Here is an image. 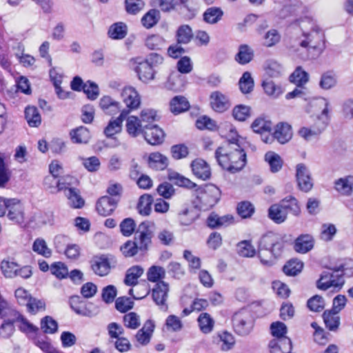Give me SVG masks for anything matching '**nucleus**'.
<instances>
[{"label": "nucleus", "instance_id": "12", "mask_svg": "<svg viewBox=\"0 0 353 353\" xmlns=\"http://www.w3.org/2000/svg\"><path fill=\"white\" fill-rule=\"evenodd\" d=\"M143 137L149 144L155 145L163 143L165 134L157 125L145 124Z\"/></svg>", "mask_w": 353, "mask_h": 353}, {"label": "nucleus", "instance_id": "50", "mask_svg": "<svg viewBox=\"0 0 353 353\" xmlns=\"http://www.w3.org/2000/svg\"><path fill=\"white\" fill-rule=\"evenodd\" d=\"M143 0H125V8L127 13L135 15L145 7Z\"/></svg>", "mask_w": 353, "mask_h": 353}, {"label": "nucleus", "instance_id": "46", "mask_svg": "<svg viewBox=\"0 0 353 353\" xmlns=\"http://www.w3.org/2000/svg\"><path fill=\"white\" fill-rule=\"evenodd\" d=\"M65 195L70 201V205L74 208H81L84 205V200L79 194V191L76 188L68 189Z\"/></svg>", "mask_w": 353, "mask_h": 353}, {"label": "nucleus", "instance_id": "22", "mask_svg": "<svg viewBox=\"0 0 353 353\" xmlns=\"http://www.w3.org/2000/svg\"><path fill=\"white\" fill-rule=\"evenodd\" d=\"M145 124H143L137 117L130 116L127 119L126 130L132 137H137L144 132Z\"/></svg>", "mask_w": 353, "mask_h": 353}, {"label": "nucleus", "instance_id": "61", "mask_svg": "<svg viewBox=\"0 0 353 353\" xmlns=\"http://www.w3.org/2000/svg\"><path fill=\"white\" fill-rule=\"evenodd\" d=\"M220 341L222 342L221 350L227 351L233 347L235 343L234 336L228 332H223L219 334Z\"/></svg>", "mask_w": 353, "mask_h": 353}, {"label": "nucleus", "instance_id": "41", "mask_svg": "<svg viewBox=\"0 0 353 353\" xmlns=\"http://www.w3.org/2000/svg\"><path fill=\"white\" fill-rule=\"evenodd\" d=\"M201 331L204 334L210 333L214 327V321L208 313H201L198 318Z\"/></svg>", "mask_w": 353, "mask_h": 353}, {"label": "nucleus", "instance_id": "45", "mask_svg": "<svg viewBox=\"0 0 353 353\" xmlns=\"http://www.w3.org/2000/svg\"><path fill=\"white\" fill-rule=\"evenodd\" d=\"M337 83L335 73L332 71L324 72L321 77L319 86L324 90H329L334 87Z\"/></svg>", "mask_w": 353, "mask_h": 353}, {"label": "nucleus", "instance_id": "32", "mask_svg": "<svg viewBox=\"0 0 353 353\" xmlns=\"http://www.w3.org/2000/svg\"><path fill=\"white\" fill-rule=\"evenodd\" d=\"M153 198L150 194H144L140 196L137 209L140 214L148 216L152 210Z\"/></svg>", "mask_w": 353, "mask_h": 353}, {"label": "nucleus", "instance_id": "3", "mask_svg": "<svg viewBox=\"0 0 353 353\" xmlns=\"http://www.w3.org/2000/svg\"><path fill=\"white\" fill-rule=\"evenodd\" d=\"M154 223L145 221L141 222L136 230L133 239L134 244L140 255H145L152 245V239L154 236Z\"/></svg>", "mask_w": 353, "mask_h": 353}, {"label": "nucleus", "instance_id": "48", "mask_svg": "<svg viewBox=\"0 0 353 353\" xmlns=\"http://www.w3.org/2000/svg\"><path fill=\"white\" fill-rule=\"evenodd\" d=\"M303 267V263L297 260L289 261L283 268L284 273L289 276H294L299 273Z\"/></svg>", "mask_w": 353, "mask_h": 353}, {"label": "nucleus", "instance_id": "47", "mask_svg": "<svg viewBox=\"0 0 353 353\" xmlns=\"http://www.w3.org/2000/svg\"><path fill=\"white\" fill-rule=\"evenodd\" d=\"M251 127L254 132L263 134L270 132L272 129V123L263 118H257L254 121Z\"/></svg>", "mask_w": 353, "mask_h": 353}, {"label": "nucleus", "instance_id": "25", "mask_svg": "<svg viewBox=\"0 0 353 353\" xmlns=\"http://www.w3.org/2000/svg\"><path fill=\"white\" fill-rule=\"evenodd\" d=\"M154 327L153 322L150 320L147 321L143 327L136 334L137 341L141 345H147L150 341Z\"/></svg>", "mask_w": 353, "mask_h": 353}, {"label": "nucleus", "instance_id": "28", "mask_svg": "<svg viewBox=\"0 0 353 353\" xmlns=\"http://www.w3.org/2000/svg\"><path fill=\"white\" fill-rule=\"evenodd\" d=\"M288 212L279 204L272 205L268 210V216L276 223H281L287 219Z\"/></svg>", "mask_w": 353, "mask_h": 353}, {"label": "nucleus", "instance_id": "44", "mask_svg": "<svg viewBox=\"0 0 353 353\" xmlns=\"http://www.w3.org/2000/svg\"><path fill=\"white\" fill-rule=\"evenodd\" d=\"M265 159L269 163L272 172H277L281 169L283 161L281 157L275 152H267L265 155Z\"/></svg>", "mask_w": 353, "mask_h": 353}, {"label": "nucleus", "instance_id": "39", "mask_svg": "<svg viewBox=\"0 0 353 353\" xmlns=\"http://www.w3.org/2000/svg\"><path fill=\"white\" fill-rule=\"evenodd\" d=\"M32 248L34 252L45 258H50L52 256V250L48 247V245L43 239H36L33 242Z\"/></svg>", "mask_w": 353, "mask_h": 353}, {"label": "nucleus", "instance_id": "2", "mask_svg": "<svg viewBox=\"0 0 353 353\" xmlns=\"http://www.w3.org/2000/svg\"><path fill=\"white\" fill-rule=\"evenodd\" d=\"M123 102L128 110H123L117 119L110 120L107 127L104 129V134L107 137H112L121 132L122 123L130 110L137 109L141 104V99L137 90L132 88H125L122 92Z\"/></svg>", "mask_w": 353, "mask_h": 353}, {"label": "nucleus", "instance_id": "59", "mask_svg": "<svg viewBox=\"0 0 353 353\" xmlns=\"http://www.w3.org/2000/svg\"><path fill=\"white\" fill-rule=\"evenodd\" d=\"M165 39L158 34H152L145 39V46L150 50H159L164 45Z\"/></svg>", "mask_w": 353, "mask_h": 353}, {"label": "nucleus", "instance_id": "6", "mask_svg": "<svg viewBox=\"0 0 353 353\" xmlns=\"http://www.w3.org/2000/svg\"><path fill=\"white\" fill-rule=\"evenodd\" d=\"M221 196L220 190L215 185L207 186L203 192L199 196L200 200V209L203 211L210 210L219 201Z\"/></svg>", "mask_w": 353, "mask_h": 353}, {"label": "nucleus", "instance_id": "56", "mask_svg": "<svg viewBox=\"0 0 353 353\" xmlns=\"http://www.w3.org/2000/svg\"><path fill=\"white\" fill-rule=\"evenodd\" d=\"M192 37L193 32L192 28L188 25H183L178 28V43H188Z\"/></svg>", "mask_w": 353, "mask_h": 353}, {"label": "nucleus", "instance_id": "7", "mask_svg": "<svg viewBox=\"0 0 353 353\" xmlns=\"http://www.w3.org/2000/svg\"><path fill=\"white\" fill-rule=\"evenodd\" d=\"M318 103L320 105H323L324 108L321 114L316 117L311 127L320 135L325 130L329 123L330 117L328 113L330 103L326 99L322 98L319 100Z\"/></svg>", "mask_w": 353, "mask_h": 353}, {"label": "nucleus", "instance_id": "17", "mask_svg": "<svg viewBox=\"0 0 353 353\" xmlns=\"http://www.w3.org/2000/svg\"><path fill=\"white\" fill-rule=\"evenodd\" d=\"M304 34L307 38L308 41H302L300 43L302 47L305 48L309 43H310V46L314 48H321V46H323L325 36L323 32L319 28H314L312 33Z\"/></svg>", "mask_w": 353, "mask_h": 353}, {"label": "nucleus", "instance_id": "63", "mask_svg": "<svg viewBox=\"0 0 353 353\" xmlns=\"http://www.w3.org/2000/svg\"><path fill=\"white\" fill-rule=\"evenodd\" d=\"M14 322L11 319L4 320L0 326V336L1 338L9 339L12 336L15 331Z\"/></svg>", "mask_w": 353, "mask_h": 353}, {"label": "nucleus", "instance_id": "33", "mask_svg": "<svg viewBox=\"0 0 353 353\" xmlns=\"http://www.w3.org/2000/svg\"><path fill=\"white\" fill-rule=\"evenodd\" d=\"M25 117L30 127H38L41 124V115L34 106H28L26 108Z\"/></svg>", "mask_w": 353, "mask_h": 353}, {"label": "nucleus", "instance_id": "24", "mask_svg": "<svg viewBox=\"0 0 353 353\" xmlns=\"http://www.w3.org/2000/svg\"><path fill=\"white\" fill-rule=\"evenodd\" d=\"M233 222V216L231 215H225L219 216L218 214L212 212L207 219L208 226L210 228H217L221 226H227Z\"/></svg>", "mask_w": 353, "mask_h": 353}, {"label": "nucleus", "instance_id": "62", "mask_svg": "<svg viewBox=\"0 0 353 353\" xmlns=\"http://www.w3.org/2000/svg\"><path fill=\"white\" fill-rule=\"evenodd\" d=\"M134 302L130 298L121 296L117 299L115 307L120 312L125 313L133 307Z\"/></svg>", "mask_w": 353, "mask_h": 353}, {"label": "nucleus", "instance_id": "16", "mask_svg": "<svg viewBox=\"0 0 353 353\" xmlns=\"http://www.w3.org/2000/svg\"><path fill=\"white\" fill-rule=\"evenodd\" d=\"M191 168L195 176L203 181L211 176V169L208 163L202 159H196L192 161Z\"/></svg>", "mask_w": 353, "mask_h": 353}, {"label": "nucleus", "instance_id": "40", "mask_svg": "<svg viewBox=\"0 0 353 353\" xmlns=\"http://www.w3.org/2000/svg\"><path fill=\"white\" fill-rule=\"evenodd\" d=\"M198 216L199 214L195 208L190 207L180 213L178 219L181 225H189L192 224Z\"/></svg>", "mask_w": 353, "mask_h": 353}, {"label": "nucleus", "instance_id": "31", "mask_svg": "<svg viewBox=\"0 0 353 353\" xmlns=\"http://www.w3.org/2000/svg\"><path fill=\"white\" fill-rule=\"evenodd\" d=\"M223 15V12L220 8L211 7L208 8L203 14V21L209 24L218 23Z\"/></svg>", "mask_w": 353, "mask_h": 353}, {"label": "nucleus", "instance_id": "27", "mask_svg": "<svg viewBox=\"0 0 353 353\" xmlns=\"http://www.w3.org/2000/svg\"><path fill=\"white\" fill-rule=\"evenodd\" d=\"M70 135L72 141L74 143H87L90 139V132L84 126L73 129Z\"/></svg>", "mask_w": 353, "mask_h": 353}, {"label": "nucleus", "instance_id": "51", "mask_svg": "<svg viewBox=\"0 0 353 353\" xmlns=\"http://www.w3.org/2000/svg\"><path fill=\"white\" fill-rule=\"evenodd\" d=\"M165 272L163 268L157 265L150 267L147 272L148 281L159 283L165 277Z\"/></svg>", "mask_w": 353, "mask_h": 353}, {"label": "nucleus", "instance_id": "5", "mask_svg": "<svg viewBox=\"0 0 353 353\" xmlns=\"http://www.w3.org/2000/svg\"><path fill=\"white\" fill-rule=\"evenodd\" d=\"M232 325L234 332L239 336L248 335L254 326V320L250 312L241 309L235 312L232 317Z\"/></svg>", "mask_w": 353, "mask_h": 353}, {"label": "nucleus", "instance_id": "21", "mask_svg": "<svg viewBox=\"0 0 353 353\" xmlns=\"http://www.w3.org/2000/svg\"><path fill=\"white\" fill-rule=\"evenodd\" d=\"M292 137L291 126L285 123H281L276 125L274 132V137L280 143L284 144L289 141Z\"/></svg>", "mask_w": 353, "mask_h": 353}, {"label": "nucleus", "instance_id": "49", "mask_svg": "<svg viewBox=\"0 0 353 353\" xmlns=\"http://www.w3.org/2000/svg\"><path fill=\"white\" fill-rule=\"evenodd\" d=\"M258 255L263 265L270 266L274 263V260L269 248H263L262 246V238L259 241Z\"/></svg>", "mask_w": 353, "mask_h": 353}, {"label": "nucleus", "instance_id": "10", "mask_svg": "<svg viewBox=\"0 0 353 353\" xmlns=\"http://www.w3.org/2000/svg\"><path fill=\"white\" fill-rule=\"evenodd\" d=\"M210 103L212 109L219 113L224 112L231 106L228 97L219 91H214L211 93Z\"/></svg>", "mask_w": 353, "mask_h": 353}, {"label": "nucleus", "instance_id": "54", "mask_svg": "<svg viewBox=\"0 0 353 353\" xmlns=\"http://www.w3.org/2000/svg\"><path fill=\"white\" fill-rule=\"evenodd\" d=\"M123 323L126 327L135 330L141 325L140 317L136 312H131L123 316Z\"/></svg>", "mask_w": 353, "mask_h": 353}, {"label": "nucleus", "instance_id": "43", "mask_svg": "<svg viewBox=\"0 0 353 353\" xmlns=\"http://www.w3.org/2000/svg\"><path fill=\"white\" fill-rule=\"evenodd\" d=\"M239 88L243 94L250 93L254 88V82L250 72H245L239 81Z\"/></svg>", "mask_w": 353, "mask_h": 353}, {"label": "nucleus", "instance_id": "30", "mask_svg": "<svg viewBox=\"0 0 353 353\" xmlns=\"http://www.w3.org/2000/svg\"><path fill=\"white\" fill-rule=\"evenodd\" d=\"M168 291V285L163 281L157 283L155 288L152 290V298L157 305H163L167 292Z\"/></svg>", "mask_w": 353, "mask_h": 353}, {"label": "nucleus", "instance_id": "1", "mask_svg": "<svg viewBox=\"0 0 353 353\" xmlns=\"http://www.w3.org/2000/svg\"><path fill=\"white\" fill-rule=\"evenodd\" d=\"M231 138L226 146L219 147L215 152L219 165L232 173L241 170L245 165L246 154L240 147L236 130H231Z\"/></svg>", "mask_w": 353, "mask_h": 353}, {"label": "nucleus", "instance_id": "52", "mask_svg": "<svg viewBox=\"0 0 353 353\" xmlns=\"http://www.w3.org/2000/svg\"><path fill=\"white\" fill-rule=\"evenodd\" d=\"M238 214L243 219H248L252 216L254 212V205L249 201L240 202L236 208Z\"/></svg>", "mask_w": 353, "mask_h": 353}, {"label": "nucleus", "instance_id": "36", "mask_svg": "<svg viewBox=\"0 0 353 353\" xmlns=\"http://www.w3.org/2000/svg\"><path fill=\"white\" fill-rule=\"evenodd\" d=\"M280 205L287 212L289 211L294 215H299L301 210L297 199L292 196H288L280 202Z\"/></svg>", "mask_w": 353, "mask_h": 353}, {"label": "nucleus", "instance_id": "38", "mask_svg": "<svg viewBox=\"0 0 353 353\" xmlns=\"http://www.w3.org/2000/svg\"><path fill=\"white\" fill-rule=\"evenodd\" d=\"M127 26L122 22L112 24L108 30V35L113 39H122L127 35Z\"/></svg>", "mask_w": 353, "mask_h": 353}, {"label": "nucleus", "instance_id": "4", "mask_svg": "<svg viewBox=\"0 0 353 353\" xmlns=\"http://www.w3.org/2000/svg\"><path fill=\"white\" fill-rule=\"evenodd\" d=\"M343 274H346L343 265H340L336 269L332 270V272H323L317 282L318 288L323 290L330 287L341 288L344 284Z\"/></svg>", "mask_w": 353, "mask_h": 353}, {"label": "nucleus", "instance_id": "42", "mask_svg": "<svg viewBox=\"0 0 353 353\" xmlns=\"http://www.w3.org/2000/svg\"><path fill=\"white\" fill-rule=\"evenodd\" d=\"M309 80V74L304 71L301 67L299 66L290 76V81L295 83L297 86L301 87L305 84Z\"/></svg>", "mask_w": 353, "mask_h": 353}, {"label": "nucleus", "instance_id": "37", "mask_svg": "<svg viewBox=\"0 0 353 353\" xmlns=\"http://www.w3.org/2000/svg\"><path fill=\"white\" fill-rule=\"evenodd\" d=\"M339 313L332 310L325 311L323 315L326 327L332 331L337 330L340 324Z\"/></svg>", "mask_w": 353, "mask_h": 353}, {"label": "nucleus", "instance_id": "18", "mask_svg": "<svg viewBox=\"0 0 353 353\" xmlns=\"http://www.w3.org/2000/svg\"><path fill=\"white\" fill-rule=\"evenodd\" d=\"M334 188L343 196H351L353 194V175L345 176L336 180Z\"/></svg>", "mask_w": 353, "mask_h": 353}, {"label": "nucleus", "instance_id": "20", "mask_svg": "<svg viewBox=\"0 0 353 353\" xmlns=\"http://www.w3.org/2000/svg\"><path fill=\"white\" fill-rule=\"evenodd\" d=\"M93 272L99 276H104L110 271V263L107 257L101 256L92 261L91 265Z\"/></svg>", "mask_w": 353, "mask_h": 353}, {"label": "nucleus", "instance_id": "23", "mask_svg": "<svg viewBox=\"0 0 353 353\" xmlns=\"http://www.w3.org/2000/svg\"><path fill=\"white\" fill-rule=\"evenodd\" d=\"M0 316L4 320L11 319L12 321H17L20 317V314L1 296Z\"/></svg>", "mask_w": 353, "mask_h": 353}, {"label": "nucleus", "instance_id": "58", "mask_svg": "<svg viewBox=\"0 0 353 353\" xmlns=\"http://www.w3.org/2000/svg\"><path fill=\"white\" fill-rule=\"evenodd\" d=\"M61 184L59 183V177L55 176L48 175L43 180L45 188L53 194L59 192V187H61Z\"/></svg>", "mask_w": 353, "mask_h": 353}, {"label": "nucleus", "instance_id": "35", "mask_svg": "<svg viewBox=\"0 0 353 353\" xmlns=\"http://www.w3.org/2000/svg\"><path fill=\"white\" fill-rule=\"evenodd\" d=\"M253 57V50L247 45H241L236 54L235 60L240 64L244 65L250 62Z\"/></svg>", "mask_w": 353, "mask_h": 353}, {"label": "nucleus", "instance_id": "14", "mask_svg": "<svg viewBox=\"0 0 353 353\" xmlns=\"http://www.w3.org/2000/svg\"><path fill=\"white\" fill-rule=\"evenodd\" d=\"M199 0H179L178 4V14L184 19H193L199 8Z\"/></svg>", "mask_w": 353, "mask_h": 353}, {"label": "nucleus", "instance_id": "34", "mask_svg": "<svg viewBox=\"0 0 353 353\" xmlns=\"http://www.w3.org/2000/svg\"><path fill=\"white\" fill-rule=\"evenodd\" d=\"M148 163L150 168L163 170L168 165V159L159 152H154L150 154Z\"/></svg>", "mask_w": 353, "mask_h": 353}, {"label": "nucleus", "instance_id": "57", "mask_svg": "<svg viewBox=\"0 0 353 353\" xmlns=\"http://www.w3.org/2000/svg\"><path fill=\"white\" fill-rule=\"evenodd\" d=\"M239 255L244 257H252L255 254V249L249 241H243L237 244Z\"/></svg>", "mask_w": 353, "mask_h": 353}, {"label": "nucleus", "instance_id": "19", "mask_svg": "<svg viewBox=\"0 0 353 353\" xmlns=\"http://www.w3.org/2000/svg\"><path fill=\"white\" fill-rule=\"evenodd\" d=\"M314 245V239L310 234H301L296 238L294 249L299 253L305 254L310 251Z\"/></svg>", "mask_w": 353, "mask_h": 353}, {"label": "nucleus", "instance_id": "55", "mask_svg": "<svg viewBox=\"0 0 353 353\" xmlns=\"http://www.w3.org/2000/svg\"><path fill=\"white\" fill-rule=\"evenodd\" d=\"M41 328L45 333L54 334L57 331L58 324L51 316H46L41 321Z\"/></svg>", "mask_w": 353, "mask_h": 353}, {"label": "nucleus", "instance_id": "13", "mask_svg": "<svg viewBox=\"0 0 353 353\" xmlns=\"http://www.w3.org/2000/svg\"><path fill=\"white\" fill-rule=\"evenodd\" d=\"M296 180L299 188L303 192H307L313 187L310 171L303 163L296 165Z\"/></svg>", "mask_w": 353, "mask_h": 353}, {"label": "nucleus", "instance_id": "64", "mask_svg": "<svg viewBox=\"0 0 353 353\" xmlns=\"http://www.w3.org/2000/svg\"><path fill=\"white\" fill-rule=\"evenodd\" d=\"M51 274L58 279H64L68 275L67 267L61 262H55L50 266Z\"/></svg>", "mask_w": 353, "mask_h": 353}, {"label": "nucleus", "instance_id": "53", "mask_svg": "<svg viewBox=\"0 0 353 353\" xmlns=\"http://www.w3.org/2000/svg\"><path fill=\"white\" fill-rule=\"evenodd\" d=\"M232 115L236 120L244 121L250 116V108L245 105H236L233 108Z\"/></svg>", "mask_w": 353, "mask_h": 353}, {"label": "nucleus", "instance_id": "29", "mask_svg": "<svg viewBox=\"0 0 353 353\" xmlns=\"http://www.w3.org/2000/svg\"><path fill=\"white\" fill-rule=\"evenodd\" d=\"M160 18V12L157 9H151L142 17L141 22L144 28L150 29L157 24Z\"/></svg>", "mask_w": 353, "mask_h": 353}, {"label": "nucleus", "instance_id": "26", "mask_svg": "<svg viewBox=\"0 0 353 353\" xmlns=\"http://www.w3.org/2000/svg\"><path fill=\"white\" fill-rule=\"evenodd\" d=\"M143 268L140 265L130 268L125 274L124 283L128 286H134L138 283V279L143 274Z\"/></svg>", "mask_w": 353, "mask_h": 353}, {"label": "nucleus", "instance_id": "9", "mask_svg": "<svg viewBox=\"0 0 353 353\" xmlns=\"http://www.w3.org/2000/svg\"><path fill=\"white\" fill-rule=\"evenodd\" d=\"M131 62L136 64L134 67V70L137 73L139 79L141 81L147 83L154 79L155 72L150 63H146L143 60H141L140 58L132 59Z\"/></svg>", "mask_w": 353, "mask_h": 353}, {"label": "nucleus", "instance_id": "11", "mask_svg": "<svg viewBox=\"0 0 353 353\" xmlns=\"http://www.w3.org/2000/svg\"><path fill=\"white\" fill-rule=\"evenodd\" d=\"M8 218L17 223H21L24 220V208L22 203L17 199H9L7 206Z\"/></svg>", "mask_w": 353, "mask_h": 353}, {"label": "nucleus", "instance_id": "15", "mask_svg": "<svg viewBox=\"0 0 353 353\" xmlns=\"http://www.w3.org/2000/svg\"><path fill=\"white\" fill-rule=\"evenodd\" d=\"M119 199L110 196H101L96 204V209L100 215L107 216L111 214L116 209Z\"/></svg>", "mask_w": 353, "mask_h": 353}, {"label": "nucleus", "instance_id": "8", "mask_svg": "<svg viewBox=\"0 0 353 353\" xmlns=\"http://www.w3.org/2000/svg\"><path fill=\"white\" fill-rule=\"evenodd\" d=\"M262 246L269 248L274 259L281 255L283 242L278 235L270 232L262 236Z\"/></svg>", "mask_w": 353, "mask_h": 353}, {"label": "nucleus", "instance_id": "60", "mask_svg": "<svg viewBox=\"0 0 353 353\" xmlns=\"http://www.w3.org/2000/svg\"><path fill=\"white\" fill-rule=\"evenodd\" d=\"M136 223L131 218L123 219L120 223V230L124 236H131L135 231Z\"/></svg>", "mask_w": 353, "mask_h": 353}]
</instances>
